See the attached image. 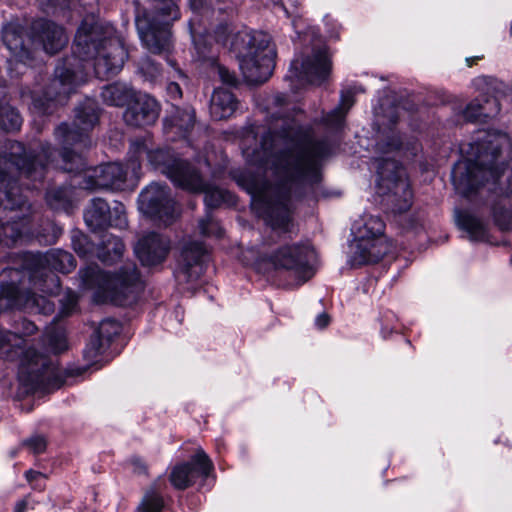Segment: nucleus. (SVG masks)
Here are the masks:
<instances>
[{
    "label": "nucleus",
    "mask_w": 512,
    "mask_h": 512,
    "mask_svg": "<svg viewBox=\"0 0 512 512\" xmlns=\"http://www.w3.org/2000/svg\"><path fill=\"white\" fill-rule=\"evenodd\" d=\"M277 56L271 36L263 31L249 34L245 52L239 58V66L245 79L252 84L267 81L274 70Z\"/></svg>",
    "instance_id": "obj_10"
},
{
    "label": "nucleus",
    "mask_w": 512,
    "mask_h": 512,
    "mask_svg": "<svg viewBox=\"0 0 512 512\" xmlns=\"http://www.w3.org/2000/svg\"><path fill=\"white\" fill-rule=\"evenodd\" d=\"M44 341L47 343L46 351L54 354L61 353L68 347L63 329H49L44 336Z\"/></svg>",
    "instance_id": "obj_35"
},
{
    "label": "nucleus",
    "mask_w": 512,
    "mask_h": 512,
    "mask_svg": "<svg viewBox=\"0 0 512 512\" xmlns=\"http://www.w3.org/2000/svg\"><path fill=\"white\" fill-rule=\"evenodd\" d=\"M404 228L406 229H412V228H415L417 225H418V220H416L415 218H409L408 220L405 221V223L401 224Z\"/></svg>",
    "instance_id": "obj_51"
},
{
    "label": "nucleus",
    "mask_w": 512,
    "mask_h": 512,
    "mask_svg": "<svg viewBox=\"0 0 512 512\" xmlns=\"http://www.w3.org/2000/svg\"><path fill=\"white\" fill-rule=\"evenodd\" d=\"M84 220L92 231L103 230L109 226L124 228L127 225L125 209L122 204L113 210L102 198H94L84 213Z\"/></svg>",
    "instance_id": "obj_17"
},
{
    "label": "nucleus",
    "mask_w": 512,
    "mask_h": 512,
    "mask_svg": "<svg viewBox=\"0 0 512 512\" xmlns=\"http://www.w3.org/2000/svg\"><path fill=\"white\" fill-rule=\"evenodd\" d=\"M27 505H28L27 499H23V500L19 501L15 506L14 512H25L27 509Z\"/></svg>",
    "instance_id": "obj_50"
},
{
    "label": "nucleus",
    "mask_w": 512,
    "mask_h": 512,
    "mask_svg": "<svg viewBox=\"0 0 512 512\" xmlns=\"http://www.w3.org/2000/svg\"><path fill=\"white\" fill-rule=\"evenodd\" d=\"M105 344H107V342L94 333L84 349L85 359L88 362H95L103 353Z\"/></svg>",
    "instance_id": "obj_36"
},
{
    "label": "nucleus",
    "mask_w": 512,
    "mask_h": 512,
    "mask_svg": "<svg viewBox=\"0 0 512 512\" xmlns=\"http://www.w3.org/2000/svg\"><path fill=\"white\" fill-rule=\"evenodd\" d=\"M500 110L495 98L486 99L484 104L479 99L472 100L463 111L464 118L469 122H475L486 118H492Z\"/></svg>",
    "instance_id": "obj_28"
},
{
    "label": "nucleus",
    "mask_w": 512,
    "mask_h": 512,
    "mask_svg": "<svg viewBox=\"0 0 512 512\" xmlns=\"http://www.w3.org/2000/svg\"><path fill=\"white\" fill-rule=\"evenodd\" d=\"M72 191L67 187L51 189L46 193L47 204L53 210L68 211L72 207Z\"/></svg>",
    "instance_id": "obj_33"
},
{
    "label": "nucleus",
    "mask_w": 512,
    "mask_h": 512,
    "mask_svg": "<svg viewBox=\"0 0 512 512\" xmlns=\"http://www.w3.org/2000/svg\"><path fill=\"white\" fill-rule=\"evenodd\" d=\"M36 330V325L27 319H22L18 323V327L16 328V331L14 333H16L17 336L19 337L20 342L17 346L13 347L15 349V353H17V350L21 348V344L23 343L22 337L34 334Z\"/></svg>",
    "instance_id": "obj_43"
},
{
    "label": "nucleus",
    "mask_w": 512,
    "mask_h": 512,
    "mask_svg": "<svg viewBox=\"0 0 512 512\" xmlns=\"http://www.w3.org/2000/svg\"><path fill=\"white\" fill-rule=\"evenodd\" d=\"M331 72V60L327 47L324 45L312 48L300 58L291 62L287 78L314 85H320Z\"/></svg>",
    "instance_id": "obj_13"
},
{
    "label": "nucleus",
    "mask_w": 512,
    "mask_h": 512,
    "mask_svg": "<svg viewBox=\"0 0 512 512\" xmlns=\"http://www.w3.org/2000/svg\"><path fill=\"white\" fill-rule=\"evenodd\" d=\"M72 245L74 251L80 257H88L94 251V244L86 235L81 232H74L72 235Z\"/></svg>",
    "instance_id": "obj_37"
},
{
    "label": "nucleus",
    "mask_w": 512,
    "mask_h": 512,
    "mask_svg": "<svg viewBox=\"0 0 512 512\" xmlns=\"http://www.w3.org/2000/svg\"><path fill=\"white\" fill-rule=\"evenodd\" d=\"M19 342L20 339L16 333L0 329V352L6 354L8 358L12 357L11 353L15 352L13 347L17 346Z\"/></svg>",
    "instance_id": "obj_40"
},
{
    "label": "nucleus",
    "mask_w": 512,
    "mask_h": 512,
    "mask_svg": "<svg viewBox=\"0 0 512 512\" xmlns=\"http://www.w3.org/2000/svg\"><path fill=\"white\" fill-rule=\"evenodd\" d=\"M378 172H377V180H376V183H377V186L380 187V180H381V172H380V169H381V163L379 162L378 163Z\"/></svg>",
    "instance_id": "obj_55"
},
{
    "label": "nucleus",
    "mask_w": 512,
    "mask_h": 512,
    "mask_svg": "<svg viewBox=\"0 0 512 512\" xmlns=\"http://www.w3.org/2000/svg\"><path fill=\"white\" fill-rule=\"evenodd\" d=\"M201 185L199 189H185L192 193H204V201L208 208H217L222 205L233 206L236 204L235 196L227 190L213 186L200 174Z\"/></svg>",
    "instance_id": "obj_26"
},
{
    "label": "nucleus",
    "mask_w": 512,
    "mask_h": 512,
    "mask_svg": "<svg viewBox=\"0 0 512 512\" xmlns=\"http://www.w3.org/2000/svg\"><path fill=\"white\" fill-rule=\"evenodd\" d=\"M25 30L18 22H9L3 26L2 40L11 56L8 59V69L11 76L24 74L28 62L32 60V36L25 39Z\"/></svg>",
    "instance_id": "obj_15"
},
{
    "label": "nucleus",
    "mask_w": 512,
    "mask_h": 512,
    "mask_svg": "<svg viewBox=\"0 0 512 512\" xmlns=\"http://www.w3.org/2000/svg\"><path fill=\"white\" fill-rule=\"evenodd\" d=\"M33 46L42 47L48 54H55L67 43L68 38L64 29L54 22L39 19L31 26Z\"/></svg>",
    "instance_id": "obj_19"
},
{
    "label": "nucleus",
    "mask_w": 512,
    "mask_h": 512,
    "mask_svg": "<svg viewBox=\"0 0 512 512\" xmlns=\"http://www.w3.org/2000/svg\"><path fill=\"white\" fill-rule=\"evenodd\" d=\"M119 332L120 325L116 320L105 319L101 321L98 329L94 333L108 343Z\"/></svg>",
    "instance_id": "obj_38"
},
{
    "label": "nucleus",
    "mask_w": 512,
    "mask_h": 512,
    "mask_svg": "<svg viewBox=\"0 0 512 512\" xmlns=\"http://www.w3.org/2000/svg\"><path fill=\"white\" fill-rule=\"evenodd\" d=\"M162 507V498L156 492L152 491L145 495L138 507V512H161Z\"/></svg>",
    "instance_id": "obj_39"
},
{
    "label": "nucleus",
    "mask_w": 512,
    "mask_h": 512,
    "mask_svg": "<svg viewBox=\"0 0 512 512\" xmlns=\"http://www.w3.org/2000/svg\"><path fill=\"white\" fill-rule=\"evenodd\" d=\"M99 120L98 107L92 100H86L75 109L74 120L69 126L62 123L55 130V136L62 145L61 169L75 173L72 186L86 190L124 188L128 170L120 163H108L85 168L80 152L91 145L89 133Z\"/></svg>",
    "instance_id": "obj_3"
},
{
    "label": "nucleus",
    "mask_w": 512,
    "mask_h": 512,
    "mask_svg": "<svg viewBox=\"0 0 512 512\" xmlns=\"http://www.w3.org/2000/svg\"><path fill=\"white\" fill-rule=\"evenodd\" d=\"M213 470V463L208 455L202 449H198L189 463L176 465L171 474V484L180 490H184L192 485L196 477H208Z\"/></svg>",
    "instance_id": "obj_18"
},
{
    "label": "nucleus",
    "mask_w": 512,
    "mask_h": 512,
    "mask_svg": "<svg viewBox=\"0 0 512 512\" xmlns=\"http://www.w3.org/2000/svg\"><path fill=\"white\" fill-rule=\"evenodd\" d=\"M76 267L73 255L61 249H52L46 253H25L23 268L29 274L33 287L48 295H55L60 290L59 278L53 273H70Z\"/></svg>",
    "instance_id": "obj_8"
},
{
    "label": "nucleus",
    "mask_w": 512,
    "mask_h": 512,
    "mask_svg": "<svg viewBox=\"0 0 512 512\" xmlns=\"http://www.w3.org/2000/svg\"><path fill=\"white\" fill-rule=\"evenodd\" d=\"M43 302L44 313L53 311V305L43 297H37L31 291H21L13 282L0 283V311L13 308H27L30 305H40Z\"/></svg>",
    "instance_id": "obj_20"
},
{
    "label": "nucleus",
    "mask_w": 512,
    "mask_h": 512,
    "mask_svg": "<svg viewBox=\"0 0 512 512\" xmlns=\"http://www.w3.org/2000/svg\"><path fill=\"white\" fill-rule=\"evenodd\" d=\"M139 209L154 220L168 225L178 216L176 203L168 186L151 183L138 197Z\"/></svg>",
    "instance_id": "obj_14"
},
{
    "label": "nucleus",
    "mask_w": 512,
    "mask_h": 512,
    "mask_svg": "<svg viewBox=\"0 0 512 512\" xmlns=\"http://www.w3.org/2000/svg\"><path fill=\"white\" fill-rule=\"evenodd\" d=\"M238 107L234 95L226 89H215L210 102V115L214 120L231 117Z\"/></svg>",
    "instance_id": "obj_25"
},
{
    "label": "nucleus",
    "mask_w": 512,
    "mask_h": 512,
    "mask_svg": "<svg viewBox=\"0 0 512 512\" xmlns=\"http://www.w3.org/2000/svg\"><path fill=\"white\" fill-rule=\"evenodd\" d=\"M192 10L197 11L202 8V0H189Z\"/></svg>",
    "instance_id": "obj_52"
},
{
    "label": "nucleus",
    "mask_w": 512,
    "mask_h": 512,
    "mask_svg": "<svg viewBox=\"0 0 512 512\" xmlns=\"http://www.w3.org/2000/svg\"><path fill=\"white\" fill-rule=\"evenodd\" d=\"M393 106L395 107V113L391 112L389 114V117H390V121L392 123H395L399 117V109L402 108L404 110H409L410 107H408L405 103L403 102H398L397 104L396 103H393ZM388 116V112L386 111V117Z\"/></svg>",
    "instance_id": "obj_46"
},
{
    "label": "nucleus",
    "mask_w": 512,
    "mask_h": 512,
    "mask_svg": "<svg viewBox=\"0 0 512 512\" xmlns=\"http://www.w3.org/2000/svg\"><path fill=\"white\" fill-rule=\"evenodd\" d=\"M363 90L358 86H351L341 93L339 105L331 112L323 116L322 123L329 130H338L344 124V119L349 109L354 105L356 94Z\"/></svg>",
    "instance_id": "obj_24"
},
{
    "label": "nucleus",
    "mask_w": 512,
    "mask_h": 512,
    "mask_svg": "<svg viewBox=\"0 0 512 512\" xmlns=\"http://www.w3.org/2000/svg\"><path fill=\"white\" fill-rule=\"evenodd\" d=\"M124 112V120L128 125L146 126L156 122L160 107L158 102L147 94H136Z\"/></svg>",
    "instance_id": "obj_22"
},
{
    "label": "nucleus",
    "mask_w": 512,
    "mask_h": 512,
    "mask_svg": "<svg viewBox=\"0 0 512 512\" xmlns=\"http://www.w3.org/2000/svg\"><path fill=\"white\" fill-rule=\"evenodd\" d=\"M492 217L495 225L503 231H512V204L508 196L493 202Z\"/></svg>",
    "instance_id": "obj_32"
},
{
    "label": "nucleus",
    "mask_w": 512,
    "mask_h": 512,
    "mask_svg": "<svg viewBox=\"0 0 512 512\" xmlns=\"http://www.w3.org/2000/svg\"><path fill=\"white\" fill-rule=\"evenodd\" d=\"M470 149L471 155L452 170L453 185L464 197L472 196L481 186L498 182L511 156L512 144L506 134L487 133Z\"/></svg>",
    "instance_id": "obj_4"
},
{
    "label": "nucleus",
    "mask_w": 512,
    "mask_h": 512,
    "mask_svg": "<svg viewBox=\"0 0 512 512\" xmlns=\"http://www.w3.org/2000/svg\"><path fill=\"white\" fill-rule=\"evenodd\" d=\"M274 110L268 119V132L259 149L244 150L248 161L271 171L274 182L251 179L246 189L252 205L272 230L290 232V199L300 196L321 179L320 162L330 153L327 140H317L311 128L299 124L295 109L287 107L286 97H274Z\"/></svg>",
    "instance_id": "obj_1"
},
{
    "label": "nucleus",
    "mask_w": 512,
    "mask_h": 512,
    "mask_svg": "<svg viewBox=\"0 0 512 512\" xmlns=\"http://www.w3.org/2000/svg\"><path fill=\"white\" fill-rule=\"evenodd\" d=\"M330 323V317L328 314L326 313H321L319 314L316 319H315V325L319 328V329H324L328 326V324Z\"/></svg>",
    "instance_id": "obj_47"
},
{
    "label": "nucleus",
    "mask_w": 512,
    "mask_h": 512,
    "mask_svg": "<svg viewBox=\"0 0 512 512\" xmlns=\"http://www.w3.org/2000/svg\"><path fill=\"white\" fill-rule=\"evenodd\" d=\"M193 42L195 45V49L197 50L198 56L203 61H209L213 66L220 77V80L230 86L236 85L237 78L234 73L230 72L227 68L217 63L216 58L210 51L207 53V40L205 38L196 36L192 33Z\"/></svg>",
    "instance_id": "obj_29"
},
{
    "label": "nucleus",
    "mask_w": 512,
    "mask_h": 512,
    "mask_svg": "<svg viewBox=\"0 0 512 512\" xmlns=\"http://www.w3.org/2000/svg\"><path fill=\"white\" fill-rule=\"evenodd\" d=\"M25 477H26L27 481L32 484V483L36 482L39 478H43L44 476L42 475V473H40L38 471L28 470L25 473Z\"/></svg>",
    "instance_id": "obj_48"
},
{
    "label": "nucleus",
    "mask_w": 512,
    "mask_h": 512,
    "mask_svg": "<svg viewBox=\"0 0 512 512\" xmlns=\"http://www.w3.org/2000/svg\"><path fill=\"white\" fill-rule=\"evenodd\" d=\"M456 221L459 228L465 231L471 241H486L488 239L487 224L468 211H456Z\"/></svg>",
    "instance_id": "obj_27"
},
{
    "label": "nucleus",
    "mask_w": 512,
    "mask_h": 512,
    "mask_svg": "<svg viewBox=\"0 0 512 512\" xmlns=\"http://www.w3.org/2000/svg\"><path fill=\"white\" fill-rule=\"evenodd\" d=\"M314 257L313 248L307 244H287L279 247L270 256V261L276 268L292 271L303 283L314 274L311 266Z\"/></svg>",
    "instance_id": "obj_16"
},
{
    "label": "nucleus",
    "mask_w": 512,
    "mask_h": 512,
    "mask_svg": "<svg viewBox=\"0 0 512 512\" xmlns=\"http://www.w3.org/2000/svg\"><path fill=\"white\" fill-rule=\"evenodd\" d=\"M126 59L127 51L112 27L83 21L75 35L73 56L56 66L54 77L41 94L32 96L33 110L52 114L86 80L88 68L93 66L98 78L107 79L123 68Z\"/></svg>",
    "instance_id": "obj_2"
},
{
    "label": "nucleus",
    "mask_w": 512,
    "mask_h": 512,
    "mask_svg": "<svg viewBox=\"0 0 512 512\" xmlns=\"http://www.w3.org/2000/svg\"><path fill=\"white\" fill-rule=\"evenodd\" d=\"M22 445L33 454H40L45 451L47 442L43 436L35 435L24 440Z\"/></svg>",
    "instance_id": "obj_44"
},
{
    "label": "nucleus",
    "mask_w": 512,
    "mask_h": 512,
    "mask_svg": "<svg viewBox=\"0 0 512 512\" xmlns=\"http://www.w3.org/2000/svg\"><path fill=\"white\" fill-rule=\"evenodd\" d=\"M139 71L150 81L155 80L160 74L158 65L150 57H143L140 60Z\"/></svg>",
    "instance_id": "obj_42"
},
{
    "label": "nucleus",
    "mask_w": 512,
    "mask_h": 512,
    "mask_svg": "<svg viewBox=\"0 0 512 512\" xmlns=\"http://www.w3.org/2000/svg\"><path fill=\"white\" fill-rule=\"evenodd\" d=\"M401 137L393 134L386 136V156L396 151L406 154ZM414 193L406 168L395 159L386 157V208L394 216L408 212L413 204Z\"/></svg>",
    "instance_id": "obj_9"
},
{
    "label": "nucleus",
    "mask_w": 512,
    "mask_h": 512,
    "mask_svg": "<svg viewBox=\"0 0 512 512\" xmlns=\"http://www.w3.org/2000/svg\"><path fill=\"white\" fill-rule=\"evenodd\" d=\"M79 275L84 288L97 289L105 300L116 305L130 304L142 288L136 265L132 262L125 263L113 275L100 270L97 265L81 269Z\"/></svg>",
    "instance_id": "obj_6"
},
{
    "label": "nucleus",
    "mask_w": 512,
    "mask_h": 512,
    "mask_svg": "<svg viewBox=\"0 0 512 512\" xmlns=\"http://www.w3.org/2000/svg\"><path fill=\"white\" fill-rule=\"evenodd\" d=\"M481 57H467L466 58V63L469 67H471L478 59H480Z\"/></svg>",
    "instance_id": "obj_54"
},
{
    "label": "nucleus",
    "mask_w": 512,
    "mask_h": 512,
    "mask_svg": "<svg viewBox=\"0 0 512 512\" xmlns=\"http://www.w3.org/2000/svg\"><path fill=\"white\" fill-rule=\"evenodd\" d=\"M169 241L163 236L151 232L137 242L134 250L144 266H155L162 263L169 252Z\"/></svg>",
    "instance_id": "obj_23"
},
{
    "label": "nucleus",
    "mask_w": 512,
    "mask_h": 512,
    "mask_svg": "<svg viewBox=\"0 0 512 512\" xmlns=\"http://www.w3.org/2000/svg\"><path fill=\"white\" fill-rule=\"evenodd\" d=\"M206 248L203 243L189 241L181 251V261L177 270V278L187 283L196 281L204 272L203 261Z\"/></svg>",
    "instance_id": "obj_21"
},
{
    "label": "nucleus",
    "mask_w": 512,
    "mask_h": 512,
    "mask_svg": "<svg viewBox=\"0 0 512 512\" xmlns=\"http://www.w3.org/2000/svg\"><path fill=\"white\" fill-rule=\"evenodd\" d=\"M147 156L154 169L165 174L172 183L181 189H199L201 185L200 171L190 162L177 158L169 149L148 150L143 140L131 142L127 169L133 176H138L141 168L140 160Z\"/></svg>",
    "instance_id": "obj_5"
},
{
    "label": "nucleus",
    "mask_w": 512,
    "mask_h": 512,
    "mask_svg": "<svg viewBox=\"0 0 512 512\" xmlns=\"http://www.w3.org/2000/svg\"><path fill=\"white\" fill-rule=\"evenodd\" d=\"M135 95V91L123 83L110 84L101 92L103 101L112 106L129 104Z\"/></svg>",
    "instance_id": "obj_31"
},
{
    "label": "nucleus",
    "mask_w": 512,
    "mask_h": 512,
    "mask_svg": "<svg viewBox=\"0 0 512 512\" xmlns=\"http://www.w3.org/2000/svg\"><path fill=\"white\" fill-rule=\"evenodd\" d=\"M168 91L172 96H177V97L181 96V88L177 83H174V82L170 83L168 86Z\"/></svg>",
    "instance_id": "obj_49"
},
{
    "label": "nucleus",
    "mask_w": 512,
    "mask_h": 512,
    "mask_svg": "<svg viewBox=\"0 0 512 512\" xmlns=\"http://www.w3.org/2000/svg\"><path fill=\"white\" fill-rule=\"evenodd\" d=\"M195 122V112L191 108L180 110L175 109V114L170 120H165V126L169 124L171 127L178 128L181 132H186L193 127Z\"/></svg>",
    "instance_id": "obj_34"
},
{
    "label": "nucleus",
    "mask_w": 512,
    "mask_h": 512,
    "mask_svg": "<svg viewBox=\"0 0 512 512\" xmlns=\"http://www.w3.org/2000/svg\"><path fill=\"white\" fill-rule=\"evenodd\" d=\"M153 12L136 16V28L143 45L154 54L171 49L170 25L180 18L177 0H153Z\"/></svg>",
    "instance_id": "obj_7"
},
{
    "label": "nucleus",
    "mask_w": 512,
    "mask_h": 512,
    "mask_svg": "<svg viewBox=\"0 0 512 512\" xmlns=\"http://www.w3.org/2000/svg\"><path fill=\"white\" fill-rule=\"evenodd\" d=\"M41 3H44V2H47L50 6H53V7H57V6H60V7H63L64 4H62L60 2V0H40Z\"/></svg>",
    "instance_id": "obj_53"
},
{
    "label": "nucleus",
    "mask_w": 512,
    "mask_h": 512,
    "mask_svg": "<svg viewBox=\"0 0 512 512\" xmlns=\"http://www.w3.org/2000/svg\"><path fill=\"white\" fill-rule=\"evenodd\" d=\"M18 381L22 394L49 391L59 387L57 368L32 348L22 352Z\"/></svg>",
    "instance_id": "obj_11"
},
{
    "label": "nucleus",
    "mask_w": 512,
    "mask_h": 512,
    "mask_svg": "<svg viewBox=\"0 0 512 512\" xmlns=\"http://www.w3.org/2000/svg\"><path fill=\"white\" fill-rule=\"evenodd\" d=\"M125 246L119 237L111 234H104L97 249V257L105 264H112L119 260L124 252Z\"/></svg>",
    "instance_id": "obj_30"
},
{
    "label": "nucleus",
    "mask_w": 512,
    "mask_h": 512,
    "mask_svg": "<svg viewBox=\"0 0 512 512\" xmlns=\"http://www.w3.org/2000/svg\"><path fill=\"white\" fill-rule=\"evenodd\" d=\"M199 229L204 236L221 237L223 235L222 227L210 215L199 221Z\"/></svg>",
    "instance_id": "obj_41"
},
{
    "label": "nucleus",
    "mask_w": 512,
    "mask_h": 512,
    "mask_svg": "<svg viewBox=\"0 0 512 512\" xmlns=\"http://www.w3.org/2000/svg\"><path fill=\"white\" fill-rule=\"evenodd\" d=\"M60 302L62 303L61 313L63 315H69L77 305V296L73 292H68Z\"/></svg>",
    "instance_id": "obj_45"
},
{
    "label": "nucleus",
    "mask_w": 512,
    "mask_h": 512,
    "mask_svg": "<svg viewBox=\"0 0 512 512\" xmlns=\"http://www.w3.org/2000/svg\"><path fill=\"white\" fill-rule=\"evenodd\" d=\"M353 230L352 263L363 265L379 262L384 256V221L381 215L366 216L363 224Z\"/></svg>",
    "instance_id": "obj_12"
}]
</instances>
